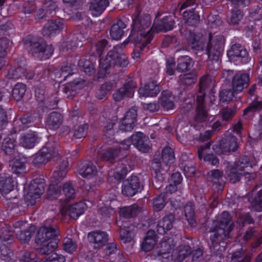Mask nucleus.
<instances>
[{"mask_svg":"<svg viewBox=\"0 0 262 262\" xmlns=\"http://www.w3.org/2000/svg\"><path fill=\"white\" fill-rule=\"evenodd\" d=\"M234 224L232 222V217L226 211H223L220 215V220L210 229L212 233L210 236L211 241L209 247L211 254L220 258L223 257L227 243L232 237L231 232Z\"/></svg>","mask_w":262,"mask_h":262,"instance_id":"1","label":"nucleus"},{"mask_svg":"<svg viewBox=\"0 0 262 262\" xmlns=\"http://www.w3.org/2000/svg\"><path fill=\"white\" fill-rule=\"evenodd\" d=\"M44 179H35L30 183L28 193L25 194L24 202L15 198L13 202H10L9 207L14 214H19L24 212L27 207L32 206L35 204L36 199L39 198L44 191Z\"/></svg>","mask_w":262,"mask_h":262,"instance_id":"2","label":"nucleus"},{"mask_svg":"<svg viewBox=\"0 0 262 262\" xmlns=\"http://www.w3.org/2000/svg\"><path fill=\"white\" fill-rule=\"evenodd\" d=\"M151 20L150 16L145 14L143 16L137 14L133 18L132 30L129 39L132 40H143L144 39L154 38V30L150 28Z\"/></svg>","mask_w":262,"mask_h":262,"instance_id":"3","label":"nucleus"},{"mask_svg":"<svg viewBox=\"0 0 262 262\" xmlns=\"http://www.w3.org/2000/svg\"><path fill=\"white\" fill-rule=\"evenodd\" d=\"M24 41L25 45L29 46L33 54H42V60L49 59L53 54V46L47 45L41 38H36L33 35H29L24 39Z\"/></svg>","mask_w":262,"mask_h":262,"instance_id":"4","label":"nucleus"},{"mask_svg":"<svg viewBox=\"0 0 262 262\" xmlns=\"http://www.w3.org/2000/svg\"><path fill=\"white\" fill-rule=\"evenodd\" d=\"M225 39L222 35L212 36L209 34V41L207 46L208 58L212 60L217 61L224 52Z\"/></svg>","mask_w":262,"mask_h":262,"instance_id":"5","label":"nucleus"},{"mask_svg":"<svg viewBox=\"0 0 262 262\" xmlns=\"http://www.w3.org/2000/svg\"><path fill=\"white\" fill-rule=\"evenodd\" d=\"M99 61L111 69L115 67L125 68L129 63L126 55L119 53L115 48L107 52L104 59L100 58Z\"/></svg>","mask_w":262,"mask_h":262,"instance_id":"6","label":"nucleus"},{"mask_svg":"<svg viewBox=\"0 0 262 262\" xmlns=\"http://www.w3.org/2000/svg\"><path fill=\"white\" fill-rule=\"evenodd\" d=\"M144 188V185L140 178L132 174L124 180L121 186L122 194L125 196H133L141 192Z\"/></svg>","mask_w":262,"mask_h":262,"instance_id":"7","label":"nucleus"},{"mask_svg":"<svg viewBox=\"0 0 262 262\" xmlns=\"http://www.w3.org/2000/svg\"><path fill=\"white\" fill-rule=\"evenodd\" d=\"M56 154L54 143L48 142L33 156L32 163L35 166L45 165Z\"/></svg>","mask_w":262,"mask_h":262,"instance_id":"8","label":"nucleus"},{"mask_svg":"<svg viewBox=\"0 0 262 262\" xmlns=\"http://www.w3.org/2000/svg\"><path fill=\"white\" fill-rule=\"evenodd\" d=\"M238 147L237 138L231 134L227 133L216 145L215 150L219 154H226L231 151H236Z\"/></svg>","mask_w":262,"mask_h":262,"instance_id":"9","label":"nucleus"},{"mask_svg":"<svg viewBox=\"0 0 262 262\" xmlns=\"http://www.w3.org/2000/svg\"><path fill=\"white\" fill-rule=\"evenodd\" d=\"M59 232L58 229L55 228L51 226H43L39 228L37 231L35 238L36 244L42 243L43 242H53L54 239L57 240L58 243Z\"/></svg>","mask_w":262,"mask_h":262,"instance_id":"10","label":"nucleus"},{"mask_svg":"<svg viewBox=\"0 0 262 262\" xmlns=\"http://www.w3.org/2000/svg\"><path fill=\"white\" fill-rule=\"evenodd\" d=\"M137 86L135 79L128 77L125 79L123 86L113 94V99L115 101H119L124 98L130 97L134 94Z\"/></svg>","mask_w":262,"mask_h":262,"instance_id":"11","label":"nucleus"},{"mask_svg":"<svg viewBox=\"0 0 262 262\" xmlns=\"http://www.w3.org/2000/svg\"><path fill=\"white\" fill-rule=\"evenodd\" d=\"M133 145L143 153L149 152L151 149L150 141L147 136L141 132L132 135Z\"/></svg>","mask_w":262,"mask_h":262,"instance_id":"12","label":"nucleus"},{"mask_svg":"<svg viewBox=\"0 0 262 262\" xmlns=\"http://www.w3.org/2000/svg\"><path fill=\"white\" fill-rule=\"evenodd\" d=\"M88 238L89 242L94 244L95 248H99L106 245L108 241V235L107 232L101 230L90 232Z\"/></svg>","mask_w":262,"mask_h":262,"instance_id":"13","label":"nucleus"},{"mask_svg":"<svg viewBox=\"0 0 262 262\" xmlns=\"http://www.w3.org/2000/svg\"><path fill=\"white\" fill-rule=\"evenodd\" d=\"M249 74L241 71L236 73L232 80V89L235 93L241 92L249 85Z\"/></svg>","mask_w":262,"mask_h":262,"instance_id":"14","label":"nucleus"},{"mask_svg":"<svg viewBox=\"0 0 262 262\" xmlns=\"http://www.w3.org/2000/svg\"><path fill=\"white\" fill-rule=\"evenodd\" d=\"M203 35L201 33L194 31L187 30L184 37L188 44L193 50L200 51L203 48Z\"/></svg>","mask_w":262,"mask_h":262,"instance_id":"15","label":"nucleus"},{"mask_svg":"<svg viewBox=\"0 0 262 262\" xmlns=\"http://www.w3.org/2000/svg\"><path fill=\"white\" fill-rule=\"evenodd\" d=\"M64 29V24L60 20H50L43 26L42 34L44 36H54L58 34Z\"/></svg>","mask_w":262,"mask_h":262,"instance_id":"16","label":"nucleus"},{"mask_svg":"<svg viewBox=\"0 0 262 262\" xmlns=\"http://www.w3.org/2000/svg\"><path fill=\"white\" fill-rule=\"evenodd\" d=\"M210 84V80L208 75H205L201 78L199 81V94L196 98V106L205 107V98Z\"/></svg>","mask_w":262,"mask_h":262,"instance_id":"17","label":"nucleus"},{"mask_svg":"<svg viewBox=\"0 0 262 262\" xmlns=\"http://www.w3.org/2000/svg\"><path fill=\"white\" fill-rule=\"evenodd\" d=\"M116 224L120 227L119 234L121 241L124 244L130 242L133 239L135 233L129 226L130 223L117 220Z\"/></svg>","mask_w":262,"mask_h":262,"instance_id":"18","label":"nucleus"},{"mask_svg":"<svg viewBox=\"0 0 262 262\" xmlns=\"http://www.w3.org/2000/svg\"><path fill=\"white\" fill-rule=\"evenodd\" d=\"M137 111L135 107H131L125 114L122 120L120 129L125 132L131 131L137 121Z\"/></svg>","mask_w":262,"mask_h":262,"instance_id":"19","label":"nucleus"},{"mask_svg":"<svg viewBox=\"0 0 262 262\" xmlns=\"http://www.w3.org/2000/svg\"><path fill=\"white\" fill-rule=\"evenodd\" d=\"M126 18L123 17L119 18L111 26L110 30V35L112 39L119 40L124 34V29L126 28Z\"/></svg>","mask_w":262,"mask_h":262,"instance_id":"20","label":"nucleus"},{"mask_svg":"<svg viewBox=\"0 0 262 262\" xmlns=\"http://www.w3.org/2000/svg\"><path fill=\"white\" fill-rule=\"evenodd\" d=\"M78 170L82 177L88 179L93 178L97 173L95 165L92 162L88 161L79 163L78 165Z\"/></svg>","mask_w":262,"mask_h":262,"instance_id":"21","label":"nucleus"},{"mask_svg":"<svg viewBox=\"0 0 262 262\" xmlns=\"http://www.w3.org/2000/svg\"><path fill=\"white\" fill-rule=\"evenodd\" d=\"M26 61L21 60L17 66L11 67L7 70L6 77L8 79L17 80L24 78L26 72Z\"/></svg>","mask_w":262,"mask_h":262,"instance_id":"22","label":"nucleus"},{"mask_svg":"<svg viewBox=\"0 0 262 262\" xmlns=\"http://www.w3.org/2000/svg\"><path fill=\"white\" fill-rule=\"evenodd\" d=\"M161 91L159 83L156 80L147 82L143 88H140L139 93L144 97H156Z\"/></svg>","mask_w":262,"mask_h":262,"instance_id":"23","label":"nucleus"},{"mask_svg":"<svg viewBox=\"0 0 262 262\" xmlns=\"http://www.w3.org/2000/svg\"><path fill=\"white\" fill-rule=\"evenodd\" d=\"M227 55L230 57L240 58L242 62L245 63L248 61L249 59L248 51L239 43L233 45L230 50L227 52Z\"/></svg>","mask_w":262,"mask_h":262,"instance_id":"24","label":"nucleus"},{"mask_svg":"<svg viewBox=\"0 0 262 262\" xmlns=\"http://www.w3.org/2000/svg\"><path fill=\"white\" fill-rule=\"evenodd\" d=\"M174 220V215L171 213L165 215L162 220L158 222L157 225L158 233L163 235L167 233L172 228Z\"/></svg>","mask_w":262,"mask_h":262,"instance_id":"25","label":"nucleus"},{"mask_svg":"<svg viewBox=\"0 0 262 262\" xmlns=\"http://www.w3.org/2000/svg\"><path fill=\"white\" fill-rule=\"evenodd\" d=\"M159 101L160 107L164 111L171 110L175 107L174 97L172 92L169 90H164L162 92Z\"/></svg>","mask_w":262,"mask_h":262,"instance_id":"26","label":"nucleus"},{"mask_svg":"<svg viewBox=\"0 0 262 262\" xmlns=\"http://www.w3.org/2000/svg\"><path fill=\"white\" fill-rule=\"evenodd\" d=\"M141 211V209L136 204L120 208L119 214L120 220L122 219H130L136 217Z\"/></svg>","mask_w":262,"mask_h":262,"instance_id":"27","label":"nucleus"},{"mask_svg":"<svg viewBox=\"0 0 262 262\" xmlns=\"http://www.w3.org/2000/svg\"><path fill=\"white\" fill-rule=\"evenodd\" d=\"M76 71L77 67L75 64L67 63L60 69L55 70L54 72L55 78H63V80H66L70 76L76 73Z\"/></svg>","mask_w":262,"mask_h":262,"instance_id":"28","label":"nucleus"},{"mask_svg":"<svg viewBox=\"0 0 262 262\" xmlns=\"http://www.w3.org/2000/svg\"><path fill=\"white\" fill-rule=\"evenodd\" d=\"M109 4L108 0H92L89 6L92 15L94 17L100 16L105 10Z\"/></svg>","mask_w":262,"mask_h":262,"instance_id":"29","label":"nucleus"},{"mask_svg":"<svg viewBox=\"0 0 262 262\" xmlns=\"http://www.w3.org/2000/svg\"><path fill=\"white\" fill-rule=\"evenodd\" d=\"M80 82L78 80H74L67 84L59 87V91H61L64 97H74L78 93L80 89Z\"/></svg>","mask_w":262,"mask_h":262,"instance_id":"30","label":"nucleus"},{"mask_svg":"<svg viewBox=\"0 0 262 262\" xmlns=\"http://www.w3.org/2000/svg\"><path fill=\"white\" fill-rule=\"evenodd\" d=\"M38 139L37 134L35 132H29L23 134L19 138L20 145L28 149L33 148Z\"/></svg>","mask_w":262,"mask_h":262,"instance_id":"31","label":"nucleus"},{"mask_svg":"<svg viewBox=\"0 0 262 262\" xmlns=\"http://www.w3.org/2000/svg\"><path fill=\"white\" fill-rule=\"evenodd\" d=\"M175 21L171 15L163 17L156 25L155 29L157 33L159 32H167L172 30L174 26Z\"/></svg>","mask_w":262,"mask_h":262,"instance_id":"32","label":"nucleus"},{"mask_svg":"<svg viewBox=\"0 0 262 262\" xmlns=\"http://www.w3.org/2000/svg\"><path fill=\"white\" fill-rule=\"evenodd\" d=\"M88 206L84 201H80L68 206V211L71 218L77 220L81 215L83 214Z\"/></svg>","mask_w":262,"mask_h":262,"instance_id":"33","label":"nucleus"},{"mask_svg":"<svg viewBox=\"0 0 262 262\" xmlns=\"http://www.w3.org/2000/svg\"><path fill=\"white\" fill-rule=\"evenodd\" d=\"M234 166L238 171L243 173V175L246 176L252 172V164L247 156H241Z\"/></svg>","mask_w":262,"mask_h":262,"instance_id":"34","label":"nucleus"},{"mask_svg":"<svg viewBox=\"0 0 262 262\" xmlns=\"http://www.w3.org/2000/svg\"><path fill=\"white\" fill-rule=\"evenodd\" d=\"M45 91L43 86H37L35 90V96L36 99L43 103L47 108L49 110H53L57 107L58 105V101L53 100L47 102L45 97Z\"/></svg>","mask_w":262,"mask_h":262,"instance_id":"35","label":"nucleus"},{"mask_svg":"<svg viewBox=\"0 0 262 262\" xmlns=\"http://www.w3.org/2000/svg\"><path fill=\"white\" fill-rule=\"evenodd\" d=\"M172 242H173V239L171 237L162 241L161 243L160 249L158 252V255L163 258L169 259V257L171 256V252L175 247L174 244H170Z\"/></svg>","mask_w":262,"mask_h":262,"instance_id":"36","label":"nucleus"},{"mask_svg":"<svg viewBox=\"0 0 262 262\" xmlns=\"http://www.w3.org/2000/svg\"><path fill=\"white\" fill-rule=\"evenodd\" d=\"M132 169L133 167L132 165L128 164L126 161L119 162L114 173V178L117 181H121L123 179Z\"/></svg>","mask_w":262,"mask_h":262,"instance_id":"37","label":"nucleus"},{"mask_svg":"<svg viewBox=\"0 0 262 262\" xmlns=\"http://www.w3.org/2000/svg\"><path fill=\"white\" fill-rule=\"evenodd\" d=\"M62 121L63 116L60 113L53 112L49 114L46 120V125L50 129L55 130L59 127Z\"/></svg>","mask_w":262,"mask_h":262,"instance_id":"38","label":"nucleus"},{"mask_svg":"<svg viewBox=\"0 0 262 262\" xmlns=\"http://www.w3.org/2000/svg\"><path fill=\"white\" fill-rule=\"evenodd\" d=\"M156 242L155 231L153 230H149L142 243L141 249L145 252L150 251L154 248Z\"/></svg>","mask_w":262,"mask_h":262,"instance_id":"39","label":"nucleus"},{"mask_svg":"<svg viewBox=\"0 0 262 262\" xmlns=\"http://www.w3.org/2000/svg\"><path fill=\"white\" fill-rule=\"evenodd\" d=\"M151 41V37H150L148 39H144L143 40H141L136 43L134 46L135 48L132 54V57L134 59H137L140 58V53L147 52L149 49L148 45Z\"/></svg>","mask_w":262,"mask_h":262,"instance_id":"40","label":"nucleus"},{"mask_svg":"<svg viewBox=\"0 0 262 262\" xmlns=\"http://www.w3.org/2000/svg\"><path fill=\"white\" fill-rule=\"evenodd\" d=\"M151 174L155 182L157 183L159 182L161 184L164 179L161 161L158 159H154L151 163Z\"/></svg>","mask_w":262,"mask_h":262,"instance_id":"41","label":"nucleus"},{"mask_svg":"<svg viewBox=\"0 0 262 262\" xmlns=\"http://www.w3.org/2000/svg\"><path fill=\"white\" fill-rule=\"evenodd\" d=\"M208 176L210 182L213 185H216V188L217 190H223L224 185L222 182L223 177V172L219 169H213L208 172Z\"/></svg>","mask_w":262,"mask_h":262,"instance_id":"42","label":"nucleus"},{"mask_svg":"<svg viewBox=\"0 0 262 262\" xmlns=\"http://www.w3.org/2000/svg\"><path fill=\"white\" fill-rule=\"evenodd\" d=\"M168 194L161 192L152 199V207L155 211L158 212L163 209L168 203Z\"/></svg>","mask_w":262,"mask_h":262,"instance_id":"43","label":"nucleus"},{"mask_svg":"<svg viewBox=\"0 0 262 262\" xmlns=\"http://www.w3.org/2000/svg\"><path fill=\"white\" fill-rule=\"evenodd\" d=\"M57 240L53 242H43L42 243L36 244L38 246L37 248L39 253L43 255H49L53 253L54 250L57 248Z\"/></svg>","mask_w":262,"mask_h":262,"instance_id":"44","label":"nucleus"},{"mask_svg":"<svg viewBox=\"0 0 262 262\" xmlns=\"http://www.w3.org/2000/svg\"><path fill=\"white\" fill-rule=\"evenodd\" d=\"M184 213L186 220L188 224L191 227H194L196 225V222L195 219V211L193 203L188 202L186 203L184 208Z\"/></svg>","mask_w":262,"mask_h":262,"instance_id":"45","label":"nucleus"},{"mask_svg":"<svg viewBox=\"0 0 262 262\" xmlns=\"http://www.w3.org/2000/svg\"><path fill=\"white\" fill-rule=\"evenodd\" d=\"M68 167V162L63 161L61 162L53 173L52 180L54 182L59 183L66 176Z\"/></svg>","mask_w":262,"mask_h":262,"instance_id":"46","label":"nucleus"},{"mask_svg":"<svg viewBox=\"0 0 262 262\" xmlns=\"http://www.w3.org/2000/svg\"><path fill=\"white\" fill-rule=\"evenodd\" d=\"M15 181L11 177H1L0 178V192L7 194L13 190Z\"/></svg>","mask_w":262,"mask_h":262,"instance_id":"47","label":"nucleus"},{"mask_svg":"<svg viewBox=\"0 0 262 262\" xmlns=\"http://www.w3.org/2000/svg\"><path fill=\"white\" fill-rule=\"evenodd\" d=\"M183 18L186 24L195 26L200 21V15L194 12V8L186 10L183 12Z\"/></svg>","mask_w":262,"mask_h":262,"instance_id":"48","label":"nucleus"},{"mask_svg":"<svg viewBox=\"0 0 262 262\" xmlns=\"http://www.w3.org/2000/svg\"><path fill=\"white\" fill-rule=\"evenodd\" d=\"M121 152L120 148L108 147L103 152L102 158L105 161L113 162L116 159L119 160L122 158Z\"/></svg>","mask_w":262,"mask_h":262,"instance_id":"49","label":"nucleus"},{"mask_svg":"<svg viewBox=\"0 0 262 262\" xmlns=\"http://www.w3.org/2000/svg\"><path fill=\"white\" fill-rule=\"evenodd\" d=\"M16 140L13 138L7 137L4 139L2 150L7 155L12 156L15 153Z\"/></svg>","mask_w":262,"mask_h":262,"instance_id":"50","label":"nucleus"},{"mask_svg":"<svg viewBox=\"0 0 262 262\" xmlns=\"http://www.w3.org/2000/svg\"><path fill=\"white\" fill-rule=\"evenodd\" d=\"M191 58L187 55L182 56L178 58L177 70L180 72L188 71L192 66Z\"/></svg>","mask_w":262,"mask_h":262,"instance_id":"51","label":"nucleus"},{"mask_svg":"<svg viewBox=\"0 0 262 262\" xmlns=\"http://www.w3.org/2000/svg\"><path fill=\"white\" fill-rule=\"evenodd\" d=\"M262 110V101L252 99L249 105L244 110L243 115H250L252 116L255 113H259Z\"/></svg>","mask_w":262,"mask_h":262,"instance_id":"52","label":"nucleus"},{"mask_svg":"<svg viewBox=\"0 0 262 262\" xmlns=\"http://www.w3.org/2000/svg\"><path fill=\"white\" fill-rule=\"evenodd\" d=\"M14 239V233L11 230L9 225H5V227L0 228V239L2 242H6L7 244H11Z\"/></svg>","mask_w":262,"mask_h":262,"instance_id":"53","label":"nucleus"},{"mask_svg":"<svg viewBox=\"0 0 262 262\" xmlns=\"http://www.w3.org/2000/svg\"><path fill=\"white\" fill-rule=\"evenodd\" d=\"M113 88V83L111 82L103 83L95 94L96 98L98 100H105Z\"/></svg>","mask_w":262,"mask_h":262,"instance_id":"54","label":"nucleus"},{"mask_svg":"<svg viewBox=\"0 0 262 262\" xmlns=\"http://www.w3.org/2000/svg\"><path fill=\"white\" fill-rule=\"evenodd\" d=\"M78 66L81 70L83 71L86 74L92 75L95 73L96 68L94 64L89 60L81 58L78 62Z\"/></svg>","mask_w":262,"mask_h":262,"instance_id":"55","label":"nucleus"},{"mask_svg":"<svg viewBox=\"0 0 262 262\" xmlns=\"http://www.w3.org/2000/svg\"><path fill=\"white\" fill-rule=\"evenodd\" d=\"M161 158L166 166H170L175 161L174 152L173 149L169 146L164 147L162 151Z\"/></svg>","mask_w":262,"mask_h":262,"instance_id":"56","label":"nucleus"},{"mask_svg":"<svg viewBox=\"0 0 262 262\" xmlns=\"http://www.w3.org/2000/svg\"><path fill=\"white\" fill-rule=\"evenodd\" d=\"M10 166L13 173L18 176L25 171V160L20 158L15 159L12 161Z\"/></svg>","mask_w":262,"mask_h":262,"instance_id":"57","label":"nucleus"},{"mask_svg":"<svg viewBox=\"0 0 262 262\" xmlns=\"http://www.w3.org/2000/svg\"><path fill=\"white\" fill-rule=\"evenodd\" d=\"M42 7L46 15L53 17L55 15L58 10L57 1L56 0H45Z\"/></svg>","mask_w":262,"mask_h":262,"instance_id":"58","label":"nucleus"},{"mask_svg":"<svg viewBox=\"0 0 262 262\" xmlns=\"http://www.w3.org/2000/svg\"><path fill=\"white\" fill-rule=\"evenodd\" d=\"M26 91V85L20 82L15 84L12 91V96L17 101H20L24 97Z\"/></svg>","mask_w":262,"mask_h":262,"instance_id":"59","label":"nucleus"},{"mask_svg":"<svg viewBox=\"0 0 262 262\" xmlns=\"http://www.w3.org/2000/svg\"><path fill=\"white\" fill-rule=\"evenodd\" d=\"M34 226L30 227L23 231H20L18 234V238L21 244L28 243L35 233Z\"/></svg>","mask_w":262,"mask_h":262,"instance_id":"60","label":"nucleus"},{"mask_svg":"<svg viewBox=\"0 0 262 262\" xmlns=\"http://www.w3.org/2000/svg\"><path fill=\"white\" fill-rule=\"evenodd\" d=\"M21 262H39L40 258L35 252L30 250H24L21 252Z\"/></svg>","mask_w":262,"mask_h":262,"instance_id":"61","label":"nucleus"},{"mask_svg":"<svg viewBox=\"0 0 262 262\" xmlns=\"http://www.w3.org/2000/svg\"><path fill=\"white\" fill-rule=\"evenodd\" d=\"M62 191L66 201L69 202L71 199L75 198V189L70 181L66 182L63 184Z\"/></svg>","mask_w":262,"mask_h":262,"instance_id":"62","label":"nucleus"},{"mask_svg":"<svg viewBox=\"0 0 262 262\" xmlns=\"http://www.w3.org/2000/svg\"><path fill=\"white\" fill-rule=\"evenodd\" d=\"M61 191V186L59 183L54 182L52 180L51 183L49 185L48 191V195L52 199H57L60 195Z\"/></svg>","mask_w":262,"mask_h":262,"instance_id":"63","label":"nucleus"},{"mask_svg":"<svg viewBox=\"0 0 262 262\" xmlns=\"http://www.w3.org/2000/svg\"><path fill=\"white\" fill-rule=\"evenodd\" d=\"M191 248L188 245H181L178 248V254L177 260L179 261H183L185 258L191 255Z\"/></svg>","mask_w":262,"mask_h":262,"instance_id":"64","label":"nucleus"}]
</instances>
